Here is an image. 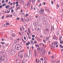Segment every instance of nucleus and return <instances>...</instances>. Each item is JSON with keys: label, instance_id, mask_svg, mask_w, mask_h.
<instances>
[{"label": "nucleus", "instance_id": "nucleus-60", "mask_svg": "<svg viewBox=\"0 0 63 63\" xmlns=\"http://www.w3.org/2000/svg\"><path fill=\"white\" fill-rule=\"evenodd\" d=\"M25 33H26V31H25Z\"/></svg>", "mask_w": 63, "mask_h": 63}, {"label": "nucleus", "instance_id": "nucleus-52", "mask_svg": "<svg viewBox=\"0 0 63 63\" xmlns=\"http://www.w3.org/2000/svg\"><path fill=\"white\" fill-rule=\"evenodd\" d=\"M34 43H37V42L36 41H35L34 42Z\"/></svg>", "mask_w": 63, "mask_h": 63}, {"label": "nucleus", "instance_id": "nucleus-19", "mask_svg": "<svg viewBox=\"0 0 63 63\" xmlns=\"http://www.w3.org/2000/svg\"><path fill=\"white\" fill-rule=\"evenodd\" d=\"M21 20H22V21H23V18H21Z\"/></svg>", "mask_w": 63, "mask_h": 63}, {"label": "nucleus", "instance_id": "nucleus-26", "mask_svg": "<svg viewBox=\"0 0 63 63\" xmlns=\"http://www.w3.org/2000/svg\"><path fill=\"white\" fill-rule=\"evenodd\" d=\"M54 29V28L53 27H52V30Z\"/></svg>", "mask_w": 63, "mask_h": 63}, {"label": "nucleus", "instance_id": "nucleus-58", "mask_svg": "<svg viewBox=\"0 0 63 63\" xmlns=\"http://www.w3.org/2000/svg\"><path fill=\"white\" fill-rule=\"evenodd\" d=\"M24 51V50H23L22 51H21V52H23V51Z\"/></svg>", "mask_w": 63, "mask_h": 63}, {"label": "nucleus", "instance_id": "nucleus-13", "mask_svg": "<svg viewBox=\"0 0 63 63\" xmlns=\"http://www.w3.org/2000/svg\"><path fill=\"white\" fill-rule=\"evenodd\" d=\"M1 43L2 44V45H4L5 43L4 42H1Z\"/></svg>", "mask_w": 63, "mask_h": 63}, {"label": "nucleus", "instance_id": "nucleus-5", "mask_svg": "<svg viewBox=\"0 0 63 63\" xmlns=\"http://www.w3.org/2000/svg\"><path fill=\"white\" fill-rule=\"evenodd\" d=\"M2 57L1 56H0V62L2 61Z\"/></svg>", "mask_w": 63, "mask_h": 63}, {"label": "nucleus", "instance_id": "nucleus-37", "mask_svg": "<svg viewBox=\"0 0 63 63\" xmlns=\"http://www.w3.org/2000/svg\"><path fill=\"white\" fill-rule=\"evenodd\" d=\"M48 54H50V52H49Z\"/></svg>", "mask_w": 63, "mask_h": 63}, {"label": "nucleus", "instance_id": "nucleus-28", "mask_svg": "<svg viewBox=\"0 0 63 63\" xmlns=\"http://www.w3.org/2000/svg\"><path fill=\"white\" fill-rule=\"evenodd\" d=\"M12 15H10L9 16V17H12Z\"/></svg>", "mask_w": 63, "mask_h": 63}, {"label": "nucleus", "instance_id": "nucleus-11", "mask_svg": "<svg viewBox=\"0 0 63 63\" xmlns=\"http://www.w3.org/2000/svg\"><path fill=\"white\" fill-rule=\"evenodd\" d=\"M60 47H61V48H63V46L61 45H60Z\"/></svg>", "mask_w": 63, "mask_h": 63}, {"label": "nucleus", "instance_id": "nucleus-47", "mask_svg": "<svg viewBox=\"0 0 63 63\" xmlns=\"http://www.w3.org/2000/svg\"><path fill=\"white\" fill-rule=\"evenodd\" d=\"M27 35H29V33H27Z\"/></svg>", "mask_w": 63, "mask_h": 63}, {"label": "nucleus", "instance_id": "nucleus-27", "mask_svg": "<svg viewBox=\"0 0 63 63\" xmlns=\"http://www.w3.org/2000/svg\"><path fill=\"white\" fill-rule=\"evenodd\" d=\"M19 33L20 34V35H21V33L20 32H19Z\"/></svg>", "mask_w": 63, "mask_h": 63}, {"label": "nucleus", "instance_id": "nucleus-30", "mask_svg": "<svg viewBox=\"0 0 63 63\" xmlns=\"http://www.w3.org/2000/svg\"><path fill=\"white\" fill-rule=\"evenodd\" d=\"M43 4L44 5H46V3H45V2H44Z\"/></svg>", "mask_w": 63, "mask_h": 63}, {"label": "nucleus", "instance_id": "nucleus-54", "mask_svg": "<svg viewBox=\"0 0 63 63\" xmlns=\"http://www.w3.org/2000/svg\"><path fill=\"white\" fill-rule=\"evenodd\" d=\"M5 13H7V11H5Z\"/></svg>", "mask_w": 63, "mask_h": 63}, {"label": "nucleus", "instance_id": "nucleus-21", "mask_svg": "<svg viewBox=\"0 0 63 63\" xmlns=\"http://www.w3.org/2000/svg\"><path fill=\"white\" fill-rule=\"evenodd\" d=\"M8 0H6L5 2L6 3H7L8 2Z\"/></svg>", "mask_w": 63, "mask_h": 63}, {"label": "nucleus", "instance_id": "nucleus-33", "mask_svg": "<svg viewBox=\"0 0 63 63\" xmlns=\"http://www.w3.org/2000/svg\"><path fill=\"white\" fill-rule=\"evenodd\" d=\"M16 3L17 4H18V2H16Z\"/></svg>", "mask_w": 63, "mask_h": 63}, {"label": "nucleus", "instance_id": "nucleus-8", "mask_svg": "<svg viewBox=\"0 0 63 63\" xmlns=\"http://www.w3.org/2000/svg\"><path fill=\"white\" fill-rule=\"evenodd\" d=\"M4 17H5V15H3V16H2L1 17L2 19H4Z\"/></svg>", "mask_w": 63, "mask_h": 63}, {"label": "nucleus", "instance_id": "nucleus-48", "mask_svg": "<svg viewBox=\"0 0 63 63\" xmlns=\"http://www.w3.org/2000/svg\"><path fill=\"white\" fill-rule=\"evenodd\" d=\"M16 6H18V4H17Z\"/></svg>", "mask_w": 63, "mask_h": 63}, {"label": "nucleus", "instance_id": "nucleus-12", "mask_svg": "<svg viewBox=\"0 0 63 63\" xmlns=\"http://www.w3.org/2000/svg\"><path fill=\"white\" fill-rule=\"evenodd\" d=\"M10 25V24L9 23H6V24L5 25Z\"/></svg>", "mask_w": 63, "mask_h": 63}, {"label": "nucleus", "instance_id": "nucleus-45", "mask_svg": "<svg viewBox=\"0 0 63 63\" xmlns=\"http://www.w3.org/2000/svg\"><path fill=\"white\" fill-rule=\"evenodd\" d=\"M20 29L21 30V31H22V29H21V28H20Z\"/></svg>", "mask_w": 63, "mask_h": 63}, {"label": "nucleus", "instance_id": "nucleus-7", "mask_svg": "<svg viewBox=\"0 0 63 63\" xmlns=\"http://www.w3.org/2000/svg\"><path fill=\"white\" fill-rule=\"evenodd\" d=\"M30 44V42H28V43H26V45L27 46H28V45H29V44Z\"/></svg>", "mask_w": 63, "mask_h": 63}, {"label": "nucleus", "instance_id": "nucleus-35", "mask_svg": "<svg viewBox=\"0 0 63 63\" xmlns=\"http://www.w3.org/2000/svg\"><path fill=\"white\" fill-rule=\"evenodd\" d=\"M2 7H3V6H0V8H2Z\"/></svg>", "mask_w": 63, "mask_h": 63}, {"label": "nucleus", "instance_id": "nucleus-39", "mask_svg": "<svg viewBox=\"0 0 63 63\" xmlns=\"http://www.w3.org/2000/svg\"><path fill=\"white\" fill-rule=\"evenodd\" d=\"M43 41L44 42V43H46V41H45L43 40Z\"/></svg>", "mask_w": 63, "mask_h": 63}, {"label": "nucleus", "instance_id": "nucleus-56", "mask_svg": "<svg viewBox=\"0 0 63 63\" xmlns=\"http://www.w3.org/2000/svg\"><path fill=\"white\" fill-rule=\"evenodd\" d=\"M15 3H15V2L14 3H13L14 5H15Z\"/></svg>", "mask_w": 63, "mask_h": 63}, {"label": "nucleus", "instance_id": "nucleus-15", "mask_svg": "<svg viewBox=\"0 0 63 63\" xmlns=\"http://www.w3.org/2000/svg\"><path fill=\"white\" fill-rule=\"evenodd\" d=\"M35 46L36 47H39V46L38 45H35Z\"/></svg>", "mask_w": 63, "mask_h": 63}, {"label": "nucleus", "instance_id": "nucleus-41", "mask_svg": "<svg viewBox=\"0 0 63 63\" xmlns=\"http://www.w3.org/2000/svg\"><path fill=\"white\" fill-rule=\"evenodd\" d=\"M28 16V15L27 14L25 16Z\"/></svg>", "mask_w": 63, "mask_h": 63}, {"label": "nucleus", "instance_id": "nucleus-38", "mask_svg": "<svg viewBox=\"0 0 63 63\" xmlns=\"http://www.w3.org/2000/svg\"><path fill=\"white\" fill-rule=\"evenodd\" d=\"M10 13V11H8L7 12V13Z\"/></svg>", "mask_w": 63, "mask_h": 63}, {"label": "nucleus", "instance_id": "nucleus-43", "mask_svg": "<svg viewBox=\"0 0 63 63\" xmlns=\"http://www.w3.org/2000/svg\"><path fill=\"white\" fill-rule=\"evenodd\" d=\"M11 2H9V3H8V4H10Z\"/></svg>", "mask_w": 63, "mask_h": 63}, {"label": "nucleus", "instance_id": "nucleus-50", "mask_svg": "<svg viewBox=\"0 0 63 63\" xmlns=\"http://www.w3.org/2000/svg\"><path fill=\"white\" fill-rule=\"evenodd\" d=\"M1 45H0V48H1Z\"/></svg>", "mask_w": 63, "mask_h": 63}, {"label": "nucleus", "instance_id": "nucleus-2", "mask_svg": "<svg viewBox=\"0 0 63 63\" xmlns=\"http://www.w3.org/2000/svg\"><path fill=\"white\" fill-rule=\"evenodd\" d=\"M30 2H31V1L30 0L29 1V2L28 3L27 5V7H28V6H30Z\"/></svg>", "mask_w": 63, "mask_h": 63}, {"label": "nucleus", "instance_id": "nucleus-9", "mask_svg": "<svg viewBox=\"0 0 63 63\" xmlns=\"http://www.w3.org/2000/svg\"><path fill=\"white\" fill-rule=\"evenodd\" d=\"M28 31H29V33H30V29L28 28Z\"/></svg>", "mask_w": 63, "mask_h": 63}, {"label": "nucleus", "instance_id": "nucleus-10", "mask_svg": "<svg viewBox=\"0 0 63 63\" xmlns=\"http://www.w3.org/2000/svg\"><path fill=\"white\" fill-rule=\"evenodd\" d=\"M6 4H4L3 5H2V7H4V6H6Z\"/></svg>", "mask_w": 63, "mask_h": 63}, {"label": "nucleus", "instance_id": "nucleus-44", "mask_svg": "<svg viewBox=\"0 0 63 63\" xmlns=\"http://www.w3.org/2000/svg\"><path fill=\"white\" fill-rule=\"evenodd\" d=\"M12 4H13V3H11L10 4V5H12Z\"/></svg>", "mask_w": 63, "mask_h": 63}, {"label": "nucleus", "instance_id": "nucleus-18", "mask_svg": "<svg viewBox=\"0 0 63 63\" xmlns=\"http://www.w3.org/2000/svg\"><path fill=\"white\" fill-rule=\"evenodd\" d=\"M31 43L32 44H33V41L31 40Z\"/></svg>", "mask_w": 63, "mask_h": 63}, {"label": "nucleus", "instance_id": "nucleus-3", "mask_svg": "<svg viewBox=\"0 0 63 63\" xmlns=\"http://www.w3.org/2000/svg\"><path fill=\"white\" fill-rule=\"evenodd\" d=\"M10 6L9 5H7L6 6H5V8L6 9H8V8H10Z\"/></svg>", "mask_w": 63, "mask_h": 63}, {"label": "nucleus", "instance_id": "nucleus-49", "mask_svg": "<svg viewBox=\"0 0 63 63\" xmlns=\"http://www.w3.org/2000/svg\"><path fill=\"white\" fill-rule=\"evenodd\" d=\"M32 40H34V38H32Z\"/></svg>", "mask_w": 63, "mask_h": 63}, {"label": "nucleus", "instance_id": "nucleus-6", "mask_svg": "<svg viewBox=\"0 0 63 63\" xmlns=\"http://www.w3.org/2000/svg\"><path fill=\"white\" fill-rule=\"evenodd\" d=\"M57 44V42H55L54 43V45H56Z\"/></svg>", "mask_w": 63, "mask_h": 63}, {"label": "nucleus", "instance_id": "nucleus-29", "mask_svg": "<svg viewBox=\"0 0 63 63\" xmlns=\"http://www.w3.org/2000/svg\"><path fill=\"white\" fill-rule=\"evenodd\" d=\"M32 49H33V48H34V47H33V46H32Z\"/></svg>", "mask_w": 63, "mask_h": 63}, {"label": "nucleus", "instance_id": "nucleus-22", "mask_svg": "<svg viewBox=\"0 0 63 63\" xmlns=\"http://www.w3.org/2000/svg\"><path fill=\"white\" fill-rule=\"evenodd\" d=\"M41 12H43V11H44V10H43V9H41Z\"/></svg>", "mask_w": 63, "mask_h": 63}, {"label": "nucleus", "instance_id": "nucleus-57", "mask_svg": "<svg viewBox=\"0 0 63 63\" xmlns=\"http://www.w3.org/2000/svg\"><path fill=\"white\" fill-rule=\"evenodd\" d=\"M16 42H16V41H15V43H16Z\"/></svg>", "mask_w": 63, "mask_h": 63}, {"label": "nucleus", "instance_id": "nucleus-1", "mask_svg": "<svg viewBox=\"0 0 63 63\" xmlns=\"http://www.w3.org/2000/svg\"><path fill=\"white\" fill-rule=\"evenodd\" d=\"M20 47V45H16L15 48L16 50H18Z\"/></svg>", "mask_w": 63, "mask_h": 63}, {"label": "nucleus", "instance_id": "nucleus-32", "mask_svg": "<svg viewBox=\"0 0 63 63\" xmlns=\"http://www.w3.org/2000/svg\"><path fill=\"white\" fill-rule=\"evenodd\" d=\"M14 12V10H11L12 12Z\"/></svg>", "mask_w": 63, "mask_h": 63}, {"label": "nucleus", "instance_id": "nucleus-36", "mask_svg": "<svg viewBox=\"0 0 63 63\" xmlns=\"http://www.w3.org/2000/svg\"><path fill=\"white\" fill-rule=\"evenodd\" d=\"M58 45H57L56 46V47H58Z\"/></svg>", "mask_w": 63, "mask_h": 63}, {"label": "nucleus", "instance_id": "nucleus-23", "mask_svg": "<svg viewBox=\"0 0 63 63\" xmlns=\"http://www.w3.org/2000/svg\"><path fill=\"white\" fill-rule=\"evenodd\" d=\"M32 37H35V35H32Z\"/></svg>", "mask_w": 63, "mask_h": 63}, {"label": "nucleus", "instance_id": "nucleus-31", "mask_svg": "<svg viewBox=\"0 0 63 63\" xmlns=\"http://www.w3.org/2000/svg\"><path fill=\"white\" fill-rule=\"evenodd\" d=\"M4 2V0H3L2 2V3H3Z\"/></svg>", "mask_w": 63, "mask_h": 63}, {"label": "nucleus", "instance_id": "nucleus-63", "mask_svg": "<svg viewBox=\"0 0 63 63\" xmlns=\"http://www.w3.org/2000/svg\"><path fill=\"white\" fill-rule=\"evenodd\" d=\"M47 39H48V38H47Z\"/></svg>", "mask_w": 63, "mask_h": 63}, {"label": "nucleus", "instance_id": "nucleus-24", "mask_svg": "<svg viewBox=\"0 0 63 63\" xmlns=\"http://www.w3.org/2000/svg\"><path fill=\"white\" fill-rule=\"evenodd\" d=\"M51 3H52V5H53V1H51Z\"/></svg>", "mask_w": 63, "mask_h": 63}, {"label": "nucleus", "instance_id": "nucleus-25", "mask_svg": "<svg viewBox=\"0 0 63 63\" xmlns=\"http://www.w3.org/2000/svg\"><path fill=\"white\" fill-rule=\"evenodd\" d=\"M41 60H42V61H43V59L42 58H41Z\"/></svg>", "mask_w": 63, "mask_h": 63}, {"label": "nucleus", "instance_id": "nucleus-46", "mask_svg": "<svg viewBox=\"0 0 63 63\" xmlns=\"http://www.w3.org/2000/svg\"><path fill=\"white\" fill-rule=\"evenodd\" d=\"M38 2H40V1L39 0H38Z\"/></svg>", "mask_w": 63, "mask_h": 63}, {"label": "nucleus", "instance_id": "nucleus-16", "mask_svg": "<svg viewBox=\"0 0 63 63\" xmlns=\"http://www.w3.org/2000/svg\"><path fill=\"white\" fill-rule=\"evenodd\" d=\"M10 17V16H9V15H8V16H6V17L7 18H8V17Z\"/></svg>", "mask_w": 63, "mask_h": 63}, {"label": "nucleus", "instance_id": "nucleus-34", "mask_svg": "<svg viewBox=\"0 0 63 63\" xmlns=\"http://www.w3.org/2000/svg\"><path fill=\"white\" fill-rule=\"evenodd\" d=\"M17 9H20V7H18L17 8Z\"/></svg>", "mask_w": 63, "mask_h": 63}, {"label": "nucleus", "instance_id": "nucleus-14", "mask_svg": "<svg viewBox=\"0 0 63 63\" xmlns=\"http://www.w3.org/2000/svg\"><path fill=\"white\" fill-rule=\"evenodd\" d=\"M34 52L35 53V56H36V50L34 51Z\"/></svg>", "mask_w": 63, "mask_h": 63}, {"label": "nucleus", "instance_id": "nucleus-4", "mask_svg": "<svg viewBox=\"0 0 63 63\" xmlns=\"http://www.w3.org/2000/svg\"><path fill=\"white\" fill-rule=\"evenodd\" d=\"M61 37H60V43L61 44H62L63 43V41H61Z\"/></svg>", "mask_w": 63, "mask_h": 63}, {"label": "nucleus", "instance_id": "nucleus-42", "mask_svg": "<svg viewBox=\"0 0 63 63\" xmlns=\"http://www.w3.org/2000/svg\"><path fill=\"white\" fill-rule=\"evenodd\" d=\"M24 38L25 40H26V38L25 37H24Z\"/></svg>", "mask_w": 63, "mask_h": 63}, {"label": "nucleus", "instance_id": "nucleus-64", "mask_svg": "<svg viewBox=\"0 0 63 63\" xmlns=\"http://www.w3.org/2000/svg\"><path fill=\"white\" fill-rule=\"evenodd\" d=\"M19 40V38H18L17 39L18 40Z\"/></svg>", "mask_w": 63, "mask_h": 63}, {"label": "nucleus", "instance_id": "nucleus-40", "mask_svg": "<svg viewBox=\"0 0 63 63\" xmlns=\"http://www.w3.org/2000/svg\"><path fill=\"white\" fill-rule=\"evenodd\" d=\"M39 6H41V3H40L39 5Z\"/></svg>", "mask_w": 63, "mask_h": 63}, {"label": "nucleus", "instance_id": "nucleus-51", "mask_svg": "<svg viewBox=\"0 0 63 63\" xmlns=\"http://www.w3.org/2000/svg\"><path fill=\"white\" fill-rule=\"evenodd\" d=\"M61 51H63V49H62L61 50Z\"/></svg>", "mask_w": 63, "mask_h": 63}, {"label": "nucleus", "instance_id": "nucleus-59", "mask_svg": "<svg viewBox=\"0 0 63 63\" xmlns=\"http://www.w3.org/2000/svg\"><path fill=\"white\" fill-rule=\"evenodd\" d=\"M27 48L28 49H29V47H27Z\"/></svg>", "mask_w": 63, "mask_h": 63}, {"label": "nucleus", "instance_id": "nucleus-53", "mask_svg": "<svg viewBox=\"0 0 63 63\" xmlns=\"http://www.w3.org/2000/svg\"><path fill=\"white\" fill-rule=\"evenodd\" d=\"M37 60H37V59H36V62H37Z\"/></svg>", "mask_w": 63, "mask_h": 63}, {"label": "nucleus", "instance_id": "nucleus-62", "mask_svg": "<svg viewBox=\"0 0 63 63\" xmlns=\"http://www.w3.org/2000/svg\"><path fill=\"white\" fill-rule=\"evenodd\" d=\"M57 7H59V5H57Z\"/></svg>", "mask_w": 63, "mask_h": 63}, {"label": "nucleus", "instance_id": "nucleus-55", "mask_svg": "<svg viewBox=\"0 0 63 63\" xmlns=\"http://www.w3.org/2000/svg\"><path fill=\"white\" fill-rule=\"evenodd\" d=\"M2 41H4V40L3 39H2Z\"/></svg>", "mask_w": 63, "mask_h": 63}, {"label": "nucleus", "instance_id": "nucleus-61", "mask_svg": "<svg viewBox=\"0 0 63 63\" xmlns=\"http://www.w3.org/2000/svg\"><path fill=\"white\" fill-rule=\"evenodd\" d=\"M12 9V8H10L9 9V10H10V9Z\"/></svg>", "mask_w": 63, "mask_h": 63}, {"label": "nucleus", "instance_id": "nucleus-17", "mask_svg": "<svg viewBox=\"0 0 63 63\" xmlns=\"http://www.w3.org/2000/svg\"><path fill=\"white\" fill-rule=\"evenodd\" d=\"M40 48H37V50H40Z\"/></svg>", "mask_w": 63, "mask_h": 63}, {"label": "nucleus", "instance_id": "nucleus-20", "mask_svg": "<svg viewBox=\"0 0 63 63\" xmlns=\"http://www.w3.org/2000/svg\"><path fill=\"white\" fill-rule=\"evenodd\" d=\"M20 19L19 18H17L16 19L17 20H19Z\"/></svg>", "mask_w": 63, "mask_h": 63}]
</instances>
